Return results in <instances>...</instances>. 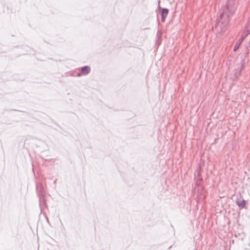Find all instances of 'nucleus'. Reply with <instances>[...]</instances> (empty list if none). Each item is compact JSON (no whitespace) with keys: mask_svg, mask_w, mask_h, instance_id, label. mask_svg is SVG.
Here are the masks:
<instances>
[{"mask_svg":"<svg viewBox=\"0 0 250 250\" xmlns=\"http://www.w3.org/2000/svg\"><path fill=\"white\" fill-rule=\"evenodd\" d=\"M236 7L235 0H228L215 24V29L218 32H224L226 30L229 21V16L233 15Z\"/></svg>","mask_w":250,"mask_h":250,"instance_id":"obj_1","label":"nucleus"},{"mask_svg":"<svg viewBox=\"0 0 250 250\" xmlns=\"http://www.w3.org/2000/svg\"><path fill=\"white\" fill-rule=\"evenodd\" d=\"M244 68V65L243 63H241L240 66L237 67L236 68H235L234 70L233 71V80H236L237 78L240 76L241 74L242 71Z\"/></svg>","mask_w":250,"mask_h":250,"instance_id":"obj_2","label":"nucleus"},{"mask_svg":"<svg viewBox=\"0 0 250 250\" xmlns=\"http://www.w3.org/2000/svg\"><path fill=\"white\" fill-rule=\"evenodd\" d=\"M246 38V36H243V35H241V38L239 39L238 42H236V43L234 47V48H233L234 51H236L239 49L241 43H242V42H243V41L245 40V39Z\"/></svg>","mask_w":250,"mask_h":250,"instance_id":"obj_3","label":"nucleus"},{"mask_svg":"<svg viewBox=\"0 0 250 250\" xmlns=\"http://www.w3.org/2000/svg\"><path fill=\"white\" fill-rule=\"evenodd\" d=\"M245 33L243 34V36L247 37L250 34V22H248L246 26Z\"/></svg>","mask_w":250,"mask_h":250,"instance_id":"obj_4","label":"nucleus"},{"mask_svg":"<svg viewBox=\"0 0 250 250\" xmlns=\"http://www.w3.org/2000/svg\"><path fill=\"white\" fill-rule=\"evenodd\" d=\"M236 203L237 205L241 208H244L245 206L246 201L243 199L241 200L240 199H237L236 200Z\"/></svg>","mask_w":250,"mask_h":250,"instance_id":"obj_5","label":"nucleus"},{"mask_svg":"<svg viewBox=\"0 0 250 250\" xmlns=\"http://www.w3.org/2000/svg\"><path fill=\"white\" fill-rule=\"evenodd\" d=\"M90 70V68L88 66H84L82 69V73L83 75L87 74Z\"/></svg>","mask_w":250,"mask_h":250,"instance_id":"obj_6","label":"nucleus"},{"mask_svg":"<svg viewBox=\"0 0 250 250\" xmlns=\"http://www.w3.org/2000/svg\"><path fill=\"white\" fill-rule=\"evenodd\" d=\"M168 12V10L167 9H163L162 12L163 21L164 20V17H165L167 16Z\"/></svg>","mask_w":250,"mask_h":250,"instance_id":"obj_7","label":"nucleus"},{"mask_svg":"<svg viewBox=\"0 0 250 250\" xmlns=\"http://www.w3.org/2000/svg\"><path fill=\"white\" fill-rule=\"evenodd\" d=\"M201 188L202 189V191L199 195V198L200 199H204L205 198V191H204V190L203 189V188L202 187H201V188Z\"/></svg>","mask_w":250,"mask_h":250,"instance_id":"obj_8","label":"nucleus"},{"mask_svg":"<svg viewBox=\"0 0 250 250\" xmlns=\"http://www.w3.org/2000/svg\"><path fill=\"white\" fill-rule=\"evenodd\" d=\"M198 180H199L198 181H197V183H196V185L197 186H201V183L202 182V179L201 178V177H200V176L199 175H198L197 177Z\"/></svg>","mask_w":250,"mask_h":250,"instance_id":"obj_9","label":"nucleus"}]
</instances>
